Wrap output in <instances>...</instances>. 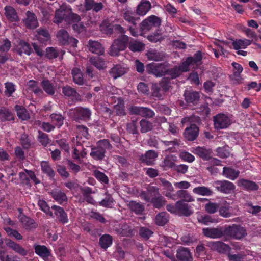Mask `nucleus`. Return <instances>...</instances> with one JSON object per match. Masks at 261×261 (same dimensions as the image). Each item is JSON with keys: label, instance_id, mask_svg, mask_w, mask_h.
Wrapping results in <instances>:
<instances>
[{"label": "nucleus", "instance_id": "1", "mask_svg": "<svg viewBox=\"0 0 261 261\" xmlns=\"http://www.w3.org/2000/svg\"><path fill=\"white\" fill-rule=\"evenodd\" d=\"M81 20L79 15L65 10H58L56 11L54 22L58 24L63 20L68 23L79 22Z\"/></svg>", "mask_w": 261, "mask_h": 261}, {"label": "nucleus", "instance_id": "2", "mask_svg": "<svg viewBox=\"0 0 261 261\" xmlns=\"http://www.w3.org/2000/svg\"><path fill=\"white\" fill-rule=\"evenodd\" d=\"M110 144L108 140L103 139L99 141L96 144V146L91 148V151L90 153L94 160H100L105 156L106 150L109 149Z\"/></svg>", "mask_w": 261, "mask_h": 261}, {"label": "nucleus", "instance_id": "3", "mask_svg": "<svg viewBox=\"0 0 261 261\" xmlns=\"http://www.w3.org/2000/svg\"><path fill=\"white\" fill-rule=\"evenodd\" d=\"M225 237H229L237 240H240L247 235L246 229L236 224L225 226Z\"/></svg>", "mask_w": 261, "mask_h": 261}, {"label": "nucleus", "instance_id": "4", "mask_svg": "<svg viewBox=\"0 0 261 261\" xmlns=\"http://www.w3.org/2000/svg\"><path fill=\"white\" fill-rule=\"evenodd\" d=\"M225 226L205 227L202 229V234L207 238L220 239L225 237Z\"/></svg>", "mask_w": 261, "mask_h": 261}, {"label": "nucleus", "instance_id": "5", "mask_svg": "<svg viewBox=\"0 0 261 261\" xmlns=\"http://www.w3.org/2000/svg\"><path fill=\"white\" fill-rule=\"evenodd\" d=\"M146 72L156 77H162L166 75L167 66L164 63H151L146 66Z\"/></svg>", "mask_w": 261, "mask_h": 261}, {"label": "nucleus", "instance_id": "6", "mask_svg": "<svg viewBox=\"0 0 261 261\" xmlns=\"http://www.w3.org/2000/svg\"><path fill=\"white\" fill-rule=\"evenodd\" d=\"M129 111L130 115H137L146 118H151L155 115L154 112L147 107L132 106Z\"/></svg>", "mask_w": 261, "mask_h": 261}, {"label": "nucleus", "instance_id": "7", "mask_svg": "<svg viewBox=\"0 0 261 261\" xmlns=\"http://www.w3.org/2000/svg\"><path fill=\"white\" fill-rule=\"evenodd\" d=\"M213 121L214 128L217 130L226 128L231 124L229 118L223 113L214 116Z\"/></svg>", "mask_w": 261, "mask_h": 261}, {"label": "nucleus", "instance_id": "8", "mask_svg": "<svg viewBox=\"0 0 261 261\" xmlns=\"http://www.w3.org/2000/svg\"><path fill=\"white\" fill-rule=\"evenodd\" d=\"M213 186L218 191L225 194L231 193L236 188L233 183L226 180L215 181Z\"/></svg>", "mask_w": 261, "mask_h": 261}, {"label": "nucleus", "instance_id": "9", "mask_svg": "<svg viewBox=\"0 0 261 261\" xmlns=\"http://www.w3.org/2000/svg\"><path fill=\"white\" fill-rule=\"evenodd\" d=\"M57 37L60 43L63 45H70L75 47L76 46L78 42V40L76 39L69 37L68 32L63 29L58 32Z\"/></svg>", "mask_w": 261, "mask_h": 261}, {"label": "nucleus", "instance_id": "10", "mask_svg": "<svg viewBox=\"0 0 261 261\" xmlns=\"http://www.w3.org/2000/svg\"><path fill=\"white\" fill-rule=\"evenodd\" d=\"M184 96L187 103L190 106H196L200 101V93L192 89L185 90Z\"/></svg>", "mask_w": 261, "mask_h": 261}, {"label": "nucleus", "instance_id": "11", "mask_svg": "<svg viewBox=\"0 0 261 261\" xmlns=\"http://www.w3.org/2000/svg\"><path fill=\"white\" fill-rule=\"evenodd\" d=\"M160 18L155 15H151L144 20L140 24V29L143 31L150 30L153 27H159L161 25Z\"/></svg>", "mask_w": 261, "mask_h": 261}, {"label": "nucleus", "instance_id": "12", "mask_svg": "<svg viewBox=\"0 0 261 261\" xmlns=\"http://www.w3.org/2000/svg\"><path fill=\"white\" fill-rule=\"evenodd\" d=\"M71 113L75 120L79 121L80 120H86L88 119L91 115V111L88 108L77 107L72 110Z\"/></svg>", "mask_w": 261, "mask_h": 261}, {"label": "nucleus", "instance_id": "13", "mask_svg": "<svg viewBox=\"0 0 261 261\" xmlns=\"http://www.w3.org/2000/svg\"><path fill=\"white\" fill-rule=\"evenodd\" d=\"M158 156V153L153 150H149L144 154L139 156V161L141 163H143L147 166H152L154 164L156 159Z\"/></svg>", "mask_w": 261, "mask_h": 261}, {"label": "nucleus", "instance_id": "14", "mask_svg": "<svg viewBox=\"0 0 261 261\" xmlns=\"http://www.w3.org/2000/svg\"><path fill=\"white\" fill-rule=\"evenodd\" d=\"M192 151L204 161H208L212 158V149L204 146H197L193 148Z\"/></svg>", "mask_w": 261, "mask_h": 261}, {"label": "nucleus", "instance_id": "15", "mask_svg": "<svg viewBox=\"0 0 261 261\" xmlns=\"http://www.w3.org/2000/svg\"><path fill=\"white\" fill-rule=\"evenodd\" d=\"M176 206L177 215L180 216L189 217L193 213L191 206L182 201H177Z\"/></svg>", "mask_w": 261, "mask_h": 261}, {"label": "nucleus", "instance_id": "16", "mask_svg": "<svg viewBox=\"0 0 261 261\" xmlns=\"http://www.w3.org/2000/svg\"><path fill=\"white\" fill-rule=\"evenodd\" d=\"M199 131V127L195 124H191L185 129L184 135L187 140L192 141L197 138Z\"/></svg>", "mask_w": 261, "mask_h": 261}, {"label": "nucleus", "instance_id": "17", "mask_svg": "<svg viewBox=\"0 0 261 261\" xmlns=\"http://www.w3.org/2000/svg\"><path fill=\"white\" fill-rule=\"evenodd\" d=\"M117 38L115 39V46L117 49L118 51L124 50L129 44L130 38L126 35L115 36Z\"/></svg>", "mask_w": 261, "mask_h": 261}, {"label": "nucleus", "instance_id": "18", "mask_svg": "<svg viewBox=\"0 0 261 261\" xmlns=\"http://www.w3.org/2000/svg\"><path fill=\"white\" fill-rule=\"evenodd\" d=\"M176 256L179 261H192L193 258L189 249L180 247L176 251Z\"/></svg>", "mask_w": 261, "mask_h": 261}, {"label": "nucleus", "instance_id": "19", "mask_svg": "<svg viewBox=\"0 0 261 261\" xmlns=\"http://www.w3.org/2000/svg\"><path fill=\"white\" fill-rule=\"evenodd\" d=\"M238 186L247 191H256L259 189V186L256 182L243 178L238 181Z\"/></svg>", "mask_w": 261, "mask_h": 261}, {"label": "nucleus", "instance_id": "20", "mask_svg": "<svg viewBox=\"0 0 261 261\" xmlns=\"http://www.w3.org/2000/svg\"><path fill=\"white\" fill-rule=\"evenodd\" d=\"M115 232L123 237H130L135 235L136 231L130 225L124 223L119 229H115Z\"/></svg>", "mask_w": 261, "mask_h": 261}, {"label": "nucleus", "instance_id": "21", "mask_svg": "<svg viewBox=\"0 0 261 261\" xmlns=\"http://www.w3.org/2000/svg\"><path fill=\"white\" fill-rule=\"evenodd\" d=\"M27 17L23 20V22L25 26L29 29H35L38 25V22L35 15L31 12L27 11L26 13Z\"/></svg>", "mask_w": 261, "mask_h": 261}, {"label": "nucleus", "instance_id": "22", "mask_svg": "<svg viewBox=\"0 0 261 261\" xmlns=\"http://www.w3.org/2000/svg\"><path fill=\"white\" fill-rule=\"evenodd\" d=\"M51 208L54 211V214L59 221L63 224L68 222L67 214L63 208L59 206L53 205L51 206Z\"/></svg>", "mask_w": 261, "mask_h": 261}, {"label": "nucleus", "instance_id": "23", "mask_svg": "<svg viewBox=\"0 0 261 261\" xmlns=\"http://www.w3.org/2000/svg\"><path fill=\"white\" fill-rule=\"evenodd\" d=\"M122 16L127 22L132 23L133 25H136V22L139 20V17H136V14L134 11L126 8L122 11Z\"/></svg>", "mask_w": 261, "mask_h": 261}, {"label": "nucleus", "instance_id": "24", "mask_svg": "<svg viewBox=\"0 0 261 261\" xmlns=\"http://www.w3.org/2000/svg\"><path fill=\"white\" fill-rule=\"evenodd\" d=\"M151 3L146 0H142L138 5L136 9V13L139 15H145L151 9Z\"/></svg>", "mask_w": 261, "mask_h": 261}, {"label": "nucleus", "instance_id": "25", "mask_svg": "<svg viewBox=\"0 0 261 261\" xmlns=\"http://www.w3.org/2000/svg\"><path fill=\"white\" fill-rule=\"evenodd\" d=\"M37 39L41 43L46 44L50 40V36L48 30L40 28L37 31V34L36 35Z\"/></svg>", "mask_w": 261, "mask_h": 261}, {"label": "nucleus", "instance_id": "26", "mask_svg": "<svg viewBox=\"0 0 261 261\" xmlns=\"http://www.w3.org/2000/svg\"><path fill=\"white\" fill-rule=\"evenodd\" d=\"M89 50L94 54L102 55L104 53V48L101 44L96 41L90 40L88 42Z\"/></svg>", "mask_w": 261, "mask_h": 261}, {"label": "nucleus", "instance_id": "27", "mask_svg": "<svg viewBox=\"0 0 261 261\" xmlns=\"http://www.w3.org/2000/svg\"><path fill=\"white\" fill-rule=\"evenodd\" d=\"M240 174V171L231 167H224L223 168V175L230 180L237 179Z\"/></svg>", "mask_w": 261, "mask_h": 261}, {"label": "nucleus", "instance_id": "28", "mask_svg": "<svg viewBox=\"0 0 261 261\" xmlns=\"http://www.w3.org/2000/svg\"><path fill=\"white\" fill-rule=\"evenodd\" d=\"M5 14L10 22L18 21V17L15 10L11 6H6L5 8Z\"/></svg>", "mask_w": 261, "mask_h": 261}, {"label": "nucleus", "instance_id": "29", "mask_svg": "<svg viewBox=\"0 0 261 261\" xmlns=\"http://www.w3.org/2000/svg\"><path fill=\"white\" fill-rule=\"evenodd\" d=\"M34 249L35 253L43 259L47 258L50 255V250L45 246L36 245Z\"/></svg>", "mask_w": 261, "mask_h": 261}, {"label": "nucleus", "instance_id": "30", "mask_svg": "<svg viewBox=\"0 0 261 261\" xmlns=\"http://www.w3.org/2000/svg\"><path fill=\"white\" fill-rule=\"evenodd\" d=\"M50 194L54 199L59 204L67 201V196L61 191L53 190Z\"/></svg>", "mask_w": 261, "mask_h": 261}, {"label": "nucleus", "instance_id": "31", "mask_svg": "<svg viewBox=\"0 0 261 261\" xmlns=\"http://www.w3.org/2000/svg\"><path fill=\"white\" fill-rule=\"evenodd\" d=\"M32 52V48L30 45L24 41H20L17 48V53L19 55L24 54L30 55Z\"/></svg>", "mask_w": 261, "mask_h": 261}, {"label": "nucleus", "instance_id": "32", "mask_svg": "<svg viewBox=\"0 0 261 261\" xmlns=\"http://www.w3.org/2000/svg\"><path fill=\"white\" fill-rule=\"evenodd\" d=\"M6 244L8 247L20 255L25 256L27 254V251L20 245L15 243L14 241L8 240Z\"/></svg>", "mask_w": 261, "mask_h": 261}, {"label": "nucleus", "instance_id": "33", "mask_svg": "<svg viewBox=\"0 0 261 261\" xmlns=\"http://www.w3.org/2000/svg\"><path fill=\"white\" fill-rule=\"evenodd\" d=\"M20 215L19 216V221L27 229H31L35 227L34 221L21 214V209H19Z\"/></svg>", "mask_w": 261, "mask_h": 261}, {"label": "nucleus", "instance_id": "34", "mask_svg": "<svg viewBox=\"0 0 261 261\" xmlns=\"http://www.w3.org/2000/svg\"><path fill=\"white\" fill-rule=\"evenodd\" d=\"M252 42L251 40L248 39H236L232 42L233 49L239 50L241 48H246L250 45Z\"/></svg>", "mask_w": 261, "mask_h": 261}, {"label": "nucleus", "instance_id": "35", "mask_svg": "<svg viewBox=\"0 0 261 261\" xmlns=\"http://www.w3.org/2000/svg\"><path fill=\"white\" fill-rule=\"evenodd\" d=\"M166 199L163 196L159 195L158 196L152 197L150 202L154 208L160 209L166 204Z\"/></svg>", "mask_w": 261, "mask_h": 261}, {"label": "nucleus", "instance_id": "36", "mask_svg": "<svg viewBox=\"0 0 261 261\" xmlns=\"http://www.w3.org/2000/svg\"><path fill=\"white\" fill-rule=\"evenodd\" d=\"M169 221V214L166 212L159 213L155 217V224L158 226H164Z\"/></svg>", "mask_w": 261, "mask_h": 261}, {"label": "nucleus", "instance_id": "37", "mask_svg": "<svg viewBox=\"0 0 261 261\" xmlns=\"http://www.w3.org/2000/svg\"><path fill=\"white\" fill-rule=\"evenodd\" d=\"M129 206L131 211L136 215L142 214L145 209L144 205L135 201H130Z\"/></svg>", "mask_w": 261, "mask_h": 261}, {"label": "nucleus", "instance_id": "38", "mask_svg": "<svg viewBox=\"0 0 261 261\" xmlns=\"http://www.w3.org/2000/svg\"><path fill=\"white\" fill-rule=\"evenodd\" d=\"M177 197L181 199L180 201H182L184 202H190L194 201V198L192 197L190 194L186 190H180L177 191Z\"/></svg>", "mask_w": 261, "mask_h": 261}, {"label": "nucleus", "instance_id": "39", "mask_svg": "<svg viewBox=\"0 0 261 261\" xmlns=\"http://www.w3.org/2000/svg\"><path fill=\"white\" fill-rule=\"evenodd\" d=\"M15 110L18 118L22 120H27L30 118V115L27 110L22 106L16 105Z\"/></svg>", "mask_w": 261, "mask_h": 261}, {"label": "nucleus", "instance_id": "40", "mask_svg": "<svg viewBox=\"0 0 261 261\" xmlns=\"http://www.w3.org/2000/svg\"><path fill=\"white\" fill-rule=\"evenodd\" d=\"M144 44L138 41H130L128 44V48L133 52H140L144 49Z\"/></svg>", "mask_w": 261, "mask_h": 261}, {"label": "nucleus", "instance_id": "41", "mask_svg": "<svg viewBox=\"0 0 261 261\" xmlns=\"http://www.w3.org/2000/svg\"><path fill=\"white\" fill-rule=\"evenodd\" d=\"M193 192L196 194L202 196H211L213 193L210 188L204 186H199L194 188Z\"/></svg>", "mask_w": 261, "mask_h": 261}, {"label": "nucleus", "instance_id": "42", "mask_svg": "<svg viewBox=\"0 0 261 261\" xmlns=\"http://www.w3.org/2000/svg\"><path fill=\"white\" fill-rule=\"evenodd\" d=\"M212 247L218 252L221 253H224L230 249L229 246L222 242L217 241L213 242Z\"/></svg>", "mask_w": 261, "mask_h": 261}, {"label": "nucleus", "instance_id": "43", "mask_svg": "<svg viewBox=\"0 0 261 261\" xmlns=\"http://www.w3.org/2000/svg\"><path fill=\"white\" fill-rule=\"evenodd\" d=\"M72 74L73 81L76 84L80 85L83 84L84 80L83 77V74L80 69L77 68H73L72 70Z\"/></svg>", "mask_w": 261, "mask_h": 261}, {"label": "nucleus", "instance_id": "44", "mask_svg": "<svg viewBox=\"0 0 261 261\" xmlns=\"http://www.w3.org/2000/svg\"><path fill=\"white\" fill-rule=\"evenodd\" d=\"M112 243V238L109 234H104L99 239V245L102 248H108Z\"/></svg>", "mask_w": 261, "mask_h": 261}, {"label": "nucleus", "instance_id": "45", "mask_svg": "<svg viewBox=\"0 0 261 261\" xmlns=\"http://www.w3.org/2000/svg\"><path fill=\"white\" fill-rule=\"evenodd\" d=\"M141 127L140 131L142 133H145L152 130L153 127L152 123L148 120L142 119L140 121Z\"/></svg>", "mask_w": 261, "mask_h": 261}, {"label": "nucleus", "instance_id": "46", "mask_svg": "<svg viewBox=\"0 0 261 261\" xmlns=\"http://www.w3.org/2000/svg\"><path fill=\"white\" fill-rule=\"evenodd\" d=\"M0 119L2 121H10L14 119L12 113L6 108L0 109Z\"/></svg>", "mask_w": 261, "mask_h": 261}, {"label": "nucleus", "instance_id": "47", "mask_svg": "<svg viewBox=\"0 0 261 261\" xmlns=\"http://www.w3.org/2000/svg\"><path fill=\"white\" fill-rule=\"evenodd\" d=\"M63 93L66 96L72 97L77 99L79 97L76 90L69 86L64 87L62 89Z\"/></svg>", "mask_w": 261, "mask_h": 261}, {"label": "nucleus", "instance_id": "48", "mask_svg": "<svg viewBox=\"0 0 261 261\" xmlns=\"http://www.w3.org/2000/svg\"><path fill=\"white\" fill-rule=\"evenodd\" d=\"M115 113L117 115L123 116L125 115L124 102L121 98L118 99V103L115 105Z\"/></svg>", "mask_w": 261, "mask_h": 261}, {"label": "nucleus", "instance_id": "49", "mask_svg": "<svg viewBox=\"0 0 261 261\" xmlns=\"http://www.w3.org/2000/svg\"><path fill=\"white\" fill-rule=\"evenodd\" d=\"M198 221L199 223L207 225L209 223H215L217 222L215 218L208 215H200L197 217Z\"/></svg>", "mask_w": 261, "mask_h": 261}, {"label": "nucleus", "instance_id": "50", "mask_svg": "<svg viewBox=\"0 0 261 261\" xmlns=\"http://www.w3.org/2000/svg\"><path fill=\"white\" fill-rule=\"evenodd\" d=\"M41 86L43 90L49 95H53L55 93V88L50 82L48 80H43L41 82Z\"/></svg>", "mask_w": 261, "mask_h": 261}, {"label": "nucleus", "instance_id": "51", "mask_svg": "<svg viewBox=\"0 0 261 261\" xmlns=\"http://www.w3.org/2000/svg\"><path fill=\"white\" fill-rule=\"evenodd\" d=\"M229 204L226 202H225L223 205L220 207L219 206L218 210L220 215L224 218L230 217L231 213L229 210Z\"/></svg>", "mask_w": 261, "mask_h": 261}, {"label": "nucleus", "instance_id": "52", "mask_svg": "<svg viewBox=\"0 0 261 261\" xmlns=\"http://www.w3.org/2000/svg\"><path fill=\"white\" fill-rule=\"evenodd\" d=\"M90 62L98 69L104 68L105 62L99 57H91L90 59Z\"/></svg>", "mask_w": 261, "mask_h": 261}, {"label": "nucleus", "instance_id": "53", "mask_svg": "<svg viewBox=\"0 0 261 261\" xmlns=\"http://www.w3.org/2000/svg\"><path fill=\"white\" fill-rule=\"evenodd\" d=\"M41 167L42 171L44 173L47 174L50 177H54L55 174L54 171L47 162L42 161L41 163Z\"/></svg>", "mask_w": 261, "mask_h": 261}, {"label": "nucleus", "instance_id": "54", "mask_svg": "<svg viewBox=\"0 0 261 261\" xmlns=\"http://www.w3.org/2000/svg\"><path fill=\"white\" fill-rule=\"evenodd\" d=\"M139 233L140 236L144 240H148L153 233V231L145 227H141L139 229Z\"/></svg>", "mask_w": 261, "mask_h": 261}, {"label": "nucleus", "instance_id": "55", "mask_svg": "<svg viewBox=\"0 0 261 261\" xmlns=\"http://www.w3.org/2000/svg\"><path fill=\"white\" fill-rule=\"evenodd\" d=\"M52 122L58 127H60L63 124L64 118L60 114L53 113L50 115Z\"/></svg>", "mask_w": 261, "mask_h": 261}, {"label": "nucleus", "instance_id": "56", "mask_svg": "<svg viewBox=\"0 0 261 261\" xmlns=\"http://www.w3.org/2000/svg\"><path fill=\"white\" fill-rule=\"evenodd\" d=\"M181 72L180 71V69L179 68H177V66H175L172 68L168 69L167 68V72H166V75H169L170 79H174L181 75Z\"/></svg>", "mask_w": 261, "mask_h": 261}, {"label": "nucleus", "instance_id": "57", "mask_svg": "<svg viewBox=\"0 0 261 261\" xmlns=\"http://www.w3.org/2000/svg\"><path fill=\"white\" fill-rule=\"evenodd\" d=\"M62 51L61 50V53ZM60 51L56 48L50 47L46 49V56L50 59L56 58L60 54Z\"/></svg>", "mask_w": 261, "mask_h": 261}, {"label": "nucleus", "instance_id": "58", "mask_svg": "<svg viewBox=\"0 0 261 261\" xmlns=\"http://www.w3.org/2000/svg\"><path fill=\"white\" fill-rule=\"evenodd\" d=\"M219 207V204L214 202H208L205 205V211L210 214L216 213Z\"/></svg>", "mask_w": 261, "mask_h": 261}, {"label": "nucleus", "instance_id": "59", "mask_svg": "<svg viewBox=\"0 0 261 261\" xmlns=\"http://www.w3.org/2000/svg\"><path fill=\"white\" fill-rule=\"evenodd\" d=\"M38 204L40 207V208L46 214L53 217V214L50 211L49 207L48 206L47 203L45 201L43 200H39L38 202Z\"/></svg>", "mask_w": 261, "mask_h": 261}, {"label": "nucleus", "instance_id": "60", "mask_svg": "<svg viewBox=\"0 0 261 261\" xmlns=\"http://www.w3.org/2000/svg\"><path fill=\"white\" fill-rule=\"evenodd\" d=\"M5 94L10 97L16 90L15 85L12 82H6L5 83Z\"/></svg>", "mask_w": 261, "mask_h": 261}, {"label": "nucleus", "instance_id": "61", "mask_svg": "<svg viewBox=\"0 0 261 261\" xmlns=\"http://www.w3.org/2000/svg\"><path fill=\"white\" fill-rule=\"evenodd\" d=\"M5 230L7 234L11 237H13L18 240H20L22 239L21 234L16 230L13 229L9 227H5Z\"/></svg>", "mask_w": 261, "mask_h": 261}, {"label": "nucleus", "instance_id": "62", "mask_svg": "<svg viewBox=\"0 0 261 261\" xmlns=\"http://www.w3.org/2000/svg\"><path fill=\"white\" fill-rule=\"evenodd\" d=\"M179 158L183 161L192 163L195 160V157L187 151H181L179 155Z\"/></svg>", "mask_w": 261, "mask_h": 261}, {"label": "nucleus", "instance_id": "63", "mask_svg": "<svg viewBox=\"0 0 261 261\" xmlns=\"http://www.w3.org/2000/svg\"><path fill=\"white\" fill-rule=\"evenodd\" d=\"M27 86L30 90L33 91L36 94L42 92L41 89L38 86L37 82L35 81L30 80L27 83Z\"/></svg>", "mask_w": 261, "mask_h": 261}, {"label": "nucleus", "instance_id": "64", "mask_svg": "<svg viewBox=\"0 0 261 261\" xmlns=\"http://www.w3.org/2000/svg\"><path fill=\"white\" fill-rule=\"evenodd\" d=\"M191 58V63L192 65H199L202 59V52L200 50L197 51L193 57H188Z\"/></svg>", "mask_w": 261, "mask_h": 261}]
</instances>
